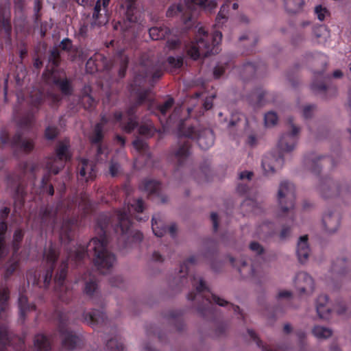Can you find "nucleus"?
Returning a JSON list of instances; mask_svg holds the SVG:
<instances>
[{"instance_id": "obj_1", "label": "nucleus", "mask_w": 351, "mask_h": 351, "mask_svg": "<svg viewBox=\"0 0 351 351\" xmlns=\"http://www.w3.org/2000/svg\"><path fill=\"white\" fill-rule=\"evenodd\" d=\"M184 129L182 125L178 130L179 142L178 147L174 150L175 157L180 163L189 154L190 145L185 138L195 139L202 149H207L214 144V135L210 130L204 129L199 131L193 127H189L186 132H183Z\"/></svg>"}, {"instance_id": "obj_2", "label": "nucleus", "mask_w": 351, "mask_h": 351, "mask_svg": "<svg viewBox=\"0 0 351 351\" xmlns=\"http://www.w3.org/2000/svg\"><path fill=\"white\" fill-rule=\"evenodd\" d=\"M105 228L104 225L99 223L96 228L98 237L92 239L88 245L89 250L94 252L95 265L102 274L106 273L116 263L114 255L108 249Z\"/></svg>"}, {"instance_id": "obj_3", "label": "nucleus", "mask_w": 351, "mask_h": 351, "mask_svg": "<svg viewBox=\"0 0 351 351\" xmlns=\"http://www.w3.org/2000/svg\"><path fill=\"white\" fill-rule=\"evenodd\" d=\"M350 187L344 179H335L330 177L322 178L316 186L319 196L325 199L336 197L347 191Z\"/></svg>"}, {"instance_id": "obj_4", "label": "nucleus", "mask_w": 351, "mask_h": 351, "mask_svg": "<svg viewBox=\"0 0 351 351\" xmlns=\"http://www.w3.org/2000/svg\"><path fill=\"white\" fill-rule=\"evenodd\" d=\"M278 202L280 216L292 214L295 202V188L293 184L287 181L280 183L278 191Z\"/></svg>"}, {"instance_id": "obj_5", "label": "nucleus", "mask_w": 351, "mask_h": 351, "mask_svg": "<svg viewBox=\"0 0 351 351\" xmlns=\"http://www.w3.org/2000/svg\"><path fill=\"white\" fill-rule=\"evenodd\" d=\"M212 50L207 32L204 27H199L196 32L195 41L187 49L188 55L193 60H197L200 56H207Z\"/></svg>"}, {"instance_id": "obj_6", "label": "nucleus", "mask_w": 351, "mask_h": 351, "mask_svg": "<svg viewBox=\"0 0 351 351\" xmlns=\"http://www.w3.org/2000/svg\"><path fill=\"white\" fill-rule=\"evenodd\" d=\"M287 132L284 133L278 141V147L282 152H290L295 147L300 128L297 125L292 117H288L286 121Z\"/></svg>"}, {"instance_id": "obj_7", "label": "nucleus", "mask_w": 351, "mask_h": 351, "mask_svg": "<svg viewBox=\"0 0 351 351\" xmlns=\"http://www.w3.org/2000/svg\"><path fill=\"white\" fill-rule=\"evenodd\" d=\"M284 159L280 155L268 153L262 160V168L267 176L273 175L276 171L281 169Z\"/></svg>"}, {"instance_id": "obj_8", "label": "nucleus", "mask_w": 351, "mask_h": 351, "mask_svg": "<svg viewBox=\"0 0 351 351\" xmlns=\"http://www.w3.org/2000/svg\"><path fill=\"white\" fill-rule=\"evenodd\" d=\"M295 283L300 294H311L314 289V280L306 272H299L296 275Z\"/></svg>"}, {"instance_id": "obj_9", "label": "nucleus", "mask_w": 351, "mask_h": 351, "mask_svg": "<svg viewBox=\"0 0 351 351\" xmlns=\"http://www.w3.org/2000/svg\"><path fill=\"white\" fill-rule=\"evenodd\" d=\"M189 1L186 0L185 5L182 4L172 5L167 11V16L168 17L180 16L187 27H189L188 22L191 21L190 12L191 9V5L189 4Z\"/></svg>"}, {"instance_id": "obj_10", "label": "nucleus", "mask_w": 351, "mask_h": 351, "mask_svg": "<svg viewBox=\"0 0 351 351\" xmlns=\"http://www.w3.org/2000/svg\"><path fill=\"white\" fill-rule=\"evenodd\" d=\"M58 252L51 245L49 247H46L44 252V260L49 265V269L47 270L44 277V282L46 285H48L51 281L53 266L57 259Z\"/></svg>"}, {"instance_id": "obj_11", "label": "nucleus", "mask_w": 351, "mask_h": 351, "mask_svg": "<svg viewBox=\"0 0 351 351\" xmlns=\"http://www.w3.org/2000/svg\"><path fill=\"white\" fill-rule=\"evenodd\" d=\"M106 8L101 5V0H97L93 13L92 27L101 26L108 23V16Z\"/></svg>"}, {"instance_id": "obj_12", "label": "nucleus", "mask_w": 351, "mask_h": 351, "mask_svg": "<svg viewBox=\"0 0 351 351\" xmlns=\"http://www.w3.org/2000/svg\"><path fill=\"white\" fill-rule=\"evenodd\" d=\"M68 147L65 145H60L56 150L57 157L58 158L50 159L49 162H47L46 167L49 169V171L53 174H57L59 173L60 167H58L55 165L57 163L58 160H67L69 158L68 156Z\"/></svg>"}, {"instance_id": "obj_13", "label": "nucleus", "mask_w": 351, "mask_h": 351, "mask_svg": "<svg viewBox=\"0 0 351 351\" xmlns=\"http://www.w3.org/2000/svg\"><path fill=\"white\" fill-rule=\"evenodd\" d=\"M296 253L298 258L301 263H305L311 254V250L308 243L306 235L300 237L297 244Z\"/></svg>"}, {"instance_id": "obj_14", "label": "nucleus", "mask_w": 351, "mask_h": 351, "mask_svg": "<svg viewBox=\"0 0 351 351\" xmlns=\"http://www.w3.org/2000/svg\"><path fill=\"white\" fill-rule=\"evenodd\" d=\"M322 223L327 232L334 233L339 227L340 221L339 215L332 213H326L323 217Z\"/></svg>"}, {"instance_id": "obj_15", "label": "nucleus", "mask_w": 351, "mask_h": 351, "mask_svg": "<svg viewBox=\"0 0 351 351\" xmlns=\"http://www.w3.org/2000/svg\"><path fill=\"white\" fill-rule=\"evenodd\" d=\"M80 176L82 178V180L86 182L93 179L96 176V171L95 170V165L93 162L85 159L82 160Z\"/></svg>"}, {"instance_id": "obj_16", "label": "nucleus", "mask_w": 351, "mask_h": 351, "mask_svg": "<svg viewBox=\"0 0 351 351\" xmlns=\"http://www.w3.org/2000/svg\"><path fill=\"white\" fill-rule=\"evenodd\" d=\"M118 219L119 221V226L115 228L117 232H121L122 234H127L129 233L130 228V221L126 211L119 210L117 214Z\"/></svg>"}, {"instance_id": "obj_17", "label": "nucleus", "mask_w": 351, "mask_h": 351, "mask_svg": "<svg viewBox=\"0 0 351 351\" xmlns=\"http://www.w3.org/2000/svg\"><path fill=\"white\" fill-rule=\"evenodd\" d=\"M328 298L326 295H320L317 299V312L322 319H327L330 313V306L327 305Z\"/></svg>"}, {"instance_id": "obj_18", "label": "nucleus", "mask_w": 351, "mask_h": 351, "mask_svg": "<svg viewBox=\"0 0 351 351\" xmlns=\"http://www.w3.org/2000/svg\"><path fill=\"white\" fill-rule=\"evenodd\" d=\"M61 335L62 343L67 348H74L80 342V338L71 331L61 329Z\"/></svg>"}, {"instance_id": "obj_19", "label": "nucleus", "mask_w": 351, "mask_h": 351, "mask_svg": "<svg viewBox=\"0 0 351 351\" xmlns=\"http://www.w3.org/2000/svg\"><path fill=\"white\" fill-rule=\"evenodd\" d=\"M84 319L85 322L91 325L99 324L104 322V314L97 310H94L84 314Z\"/></svg>"}, {"instance_id": "obj_20", "label": "nucleus", "mask_w": 351, "mask_h": 351, "mask_svg": "<svg viewBox=\"0 0 351 351\" xmlns=\"http://www.w3.org/2000/svg\"><path fill=\"white\" fill-rule=\"evenodd\" d=\"M152 228L154 234L158 237H162L167 232V228L164 226L160 216L158 215L152 217Z\"/></svg>"}, {"instance_id": "obj_21", "label": "nucleus", "mask_w": 351, "mask_h": 351, "mask_svg": "<svg viewBox=\"0 0 351 351\" xmlns=\"http://www.w3.org/2000/svg\"><path fill=\"white\" fill-rule=\"evenodd\" d=\"M18 304L19 308L20 319H21L23 321L25 319L27 312L35 309V306L33 304H29L27 297L23 295H20L19 298Z\"/></svg>"}, {"instance_id": "obj_22", "label": "nucleus", "mask_w": 351, "mask_h": 351, "mask_svg": "<svg viewBox=\"0 0 351 351\" xmlns=\"http://www.w3.org/2000/svg\"><path fill=\"white\" fill-rule=\"evenodd\" d=\"M170 33V30L167 27H154L149 29V34L152 40L164 39Z\"/></svg>"}, {"instance_id": "obj_23", "label": "nucleus", "mask_w": 351, "mask_h": 351, "mask_svg": "<svg viewBox=\"0 0 351 351\" xmlns=\"http://www.w3.org/2000/svg\"><path fill=\"white\" fill-rule=\"evenodd\" d=\"M14 143L20 149L25 152H29L33 150L34 147L33 140L29 138L17 136L14 140Z\"/></svg>"}, {"instance_id": "obj_24", "label": "nucleus", "mask_w": 351, "mask_h": 351, "mask_svg": "<svg viewBox=\"0 0 351 351\" xmlns=\"http://www.w3.org/2000/svg\"><path fill=\"white\" fill-rule=\"evenodd\" d=\"M286 10L291 13L295 14L302 10L304 4V0H284Z\"/></svg>"}, {"instance_id": "obj_25", "label": "nucleus", "mask_w": 351, "mask_h": 351, "mask_svg": "<svg viewBox=\"0 0 351 351\" xmlns=\"http://www.w3.org/2000/svg\"><path fill=\"white\" fill-rule=\"evenodd\" d=\"M34 347L38 351H48L51 348L50 343L47 338L40 334L35 336Z\"/></svg>"}, {"instance_id": "obj_26", "label": "nucleus", "mask_w": 351, "mask_h": 351, "mask_svg": "<svg viewBox=\"0 0 351 351\" xmlns=\"http://www.w3.org/2000/svg\"><path fill=\"white\" fill-rule=\"evenodd\" d=\"M312 332L319 339H328L332 335V330L330 328L319 325L313 327Z\"/></svg>"}, {"instance_id": "obj_27", "label": "nucleus", "mask_w": 351, "mask_h": 351, "mask_svg": "<svg viewBox=\"0 0 351 351\" xmlns=\"http://www.w3.org/2000/svg\"><path fill=\"white\" fill-rule=\"evenodd\" d=\"M102 123H98L95 125L93 133L90 136V141L93 144L99 143L103 138V123H105L107 122V119L103 117L101 119Z\"/></svg>"}, {"instance_id": "obj_28", "label": "nucleus", "mask_w": 351, "mask_h": 351, "mask_svg": "<svg viewBox=\"0 0 351 351\" xmlns=\"http://www.w3.org/2000/svg\"><path fill=\"white\" fill-rule=\"evenodd\" d=\"M53 82L58 86L62 93L65 95H69L72 93V87L67 79H53Z\"/></svg>"}, {"instance_id": "obj_29", "label": "nucleus", "mask_w": 351, "mask_h": 351, "mask_svg": "<svg viewBox=\"0 0 351 351\" xmlns=\"http://www.w3.org/2000/svg\"><path fill=\"white\" fill-rule=\"evenodd\" d=\"M140 187L142 190L151 194L159 190L160 184L154 180H145L141 183Z\"/></svg>"}, {"instance_id": "obj_30", "label": "nucleus", "mask_w": 351, "mask_h": 351, "mask_svg": "<svg viewBox=\"0 0 351 351\" xmlns=\"http://www.w3.org/2000/svg\"><path fill=\"white\" fill-rule=\"evenodd\" d=\"M194 5H200L207 12H212L217 7L215 0H190Z\"/></svg>"}, {"instance_id": "obj_31", "label": "nucleus", "mask_w": 351, "mask_h": 351, "mask_svg": "<svg viewBox=\"0 0 351 351\" xmlns=\"http://www.w3.org/2000/svg\"><path fill=\"white\" fill-rule=\"evenodd\" d=\"M8 291L6 289H0V318L4 319V312L6 311L7 301L8 300Z\"/></svg>"}, {"instance_id": "obj_32", "label": "nucleus", "mask_w": 351, "mask_h": 351, "mask_svg": "<svg viewBox=\"0 0 351 351\" xmlns=\"http://www.w3.org/2000/svg\"><path fill=\"white\" fill-rule=\"evenodd\" d=\"M156 132V130L154 127L152 123L149 121L141 125L138 128L139 134L146 137L152 136Z\"/></svg>"}, {"instance_id": "obj_33", "label": "nucleus", "mask_w": 351, "mask_h": 351, "mask_svg": "<svg viewBox=\"0 0 351 351\" xmlns=\"http://www.w3.org/2000/svg\"><path fill=\"white\" fill-rule=\"evenodd\" d=\"M10 342L8 328L5 326L0 327V351H4Z\"/></svg>"}, {"instance_id": "obj_34", "label": "nucleus", "mask_w": 351, "mask_h": 351, "mask_svg": "<svg viewBox=\"0 0 351 351\" xmlns=\"http://www.w3.org/2000/svg\"><path fill=\"white\" fill-rule=\"evenodd\" d=\"M66 267H67V263L66 262H62L60 271L58 272V274L55 276V282L56 283L60 286L62 287L63 285L64 280L66 276Z\"/></svg>"}, {"instance_id": "obj_35", "label": "nucleus", "mask_w": 351, "mask_h": 351, "mask_svg": "<svg viewBox=\"0 0 351 351\" xmlns=\"http://www.w3.org/2000/svg\"><path fill=\"white\" fill-rule=\"evenodd\" d=\"M7 229V225L4 222L0 223V258L5 256L8 253V250L4 245L3 239L4 233Z\"/></svg>"}, {"instance_id": "obj_36", "label": "nucleus", "mask_w": 351, "mask_h": 351, "mask_svg": "<svg viewBox=\"0 0 351 351\" xmlns=\"http://www.w3.org/2000/svg\"><path fill=\"white\" fill-rule=\"evenodd\" d=\"M73 223V221L70 220H66L63 222L60 232V239L62 241L66 239V237L69 239H71V237L69 235V232L71 231Z\"/></svg>"}, {"instance_id": "obj_37", "label": "nucleus", "mask_w": 351, "mask_h": 351, "mask_svg": "<svg viewBox=\"0 0 351 351\" xmlns=\"http://www.w3.org/2000/svg\"><path fill=\"white\" fill-rule=\"evenodd\" d=\"M278 116L274 112H269L265 115V123L267 127H273L278 123Z\"/></svg>"}, {"instance_id": "obj_38", "label": "nucleus", "mask_w": 351, "mask_h": 351, "mask_svg": "<svg viewBox=\"0 0 351 351\" xmlns=\"http://www.w3.org/2000/svg\"><path fill=\"white\" fill-rule=\"evenodd\" d=\"M106 347L110 351H122L123 350V344L116 339L109 340L106 343Z\"/></svg>"}, {"instance_id": "obj_39", "label": "nucleus", "mask_w": 351, "mask_h": 351, "mask_svg": "<svg viewBox=\"0 0 351 351\" xmlns=\"http://www.w3.org/2000/svg\"><path fill=\"white\" fill-rule=\"evenodd\" d=\"M109 171L112 177H116L121 174V167L117 161L112 160L109 167Z\"/></svg>"}, {"instance_id": "obj_40", "label": "nucleus", "mask_w": 351, "mask_h": 351, "mask_svg": "<svg viewBox=\"0 0 351 351\" xmlns=\"http://www.w3.org/2000/svg\"><path fill=\"white\" fill-rule=\"evenodd\" d=\"M173 103H174L173 99L169 98L168 99H167L164 104L159 105L158 106V108L160 112L162 115H165L166 113L171 108Z\"/></svg>"}, {"instance_id": "obj_41", "label": "nucleus", "mask_w": 351, "mask_h": 351, "mask_svg": "<svg viewBox=\"0 0 351 351\" xmlns=\"http://www.w3.org/2000/svg\"><path fill=\"white\" fill-rule=\"evenodd\" d=\"M169 64L173 69H179L183 64V58L181 56L177 58L169 56L167 59Z\"/></svg>"}, {"instance_id": "obj_42", "label": "nucleus", "mask_w": 351, "mask_h": 351, "mask_svg": "<svg viewBox=\"0 0 351 351\" xmlns=\"http://www.w3.org/2000/svg\"><path fill=\"white\" fill-rule=\"evenodd\" d=\"M134 147L139 152H146L148 145L146 142L139 138H136L133 141Z\"/></svg>"}, {"instance_id": "obj_43", "label": "nucleus", "mask_w": 351, "mask_h": 351, "mask_svg": "<svg viewBox=\"0 0 351 351\" xmlns=\"http://www.w3.org/2000/svg\"><path fill=\"white\" fill-rule=\"evenodd\" d=\"M239 271L242 276L245 277L253 276L254 275L252 267L245 263H243L241 267L239 268Z\"/></svg>"}, {"instance_id": "obj_44", "label": "nucleus", "mask_w": 351, "mask_h": 351, "mask_svg": "<svg viewBox=\"0 0 351 351\" xmlns=\"http://www.w3.org/2000/svg\"><path fill=\"white\" fill-rule=\"evenodd\" d=\"M315 13L317 14L319 21H324L326 15H328V12L326 8L319 5L315 8Z\"/></svg>"}, {"instance_id": "obj_45", "label": "nucleus", "mask_w": 351, "mask_h": 351, "mask_svg": "<svg viewBox=\"0 0 351 351\" xmlns=\"http://www.w3.org/2000/svg\"><path fill=\"white\" fill-rule=\"evenodd\" d=\"M45 137L48 140H52L58 135V130L56 127L48 126L45 130Z\"/></svg>"}, {"instance_id": "obj_46", "label": "nucleus", "mask_w": 351, "mask_h": 351, "mask_svg": "<svg viewBox=\"0 0 351 351\" xmlns=\"http://www.w3.org/2000/svg\"><path fill=\"white\" fill-rule=\"evenodd\" d=\"M147 66V64L143 63V64L141 66L142 71H144L146 69V74L145 77H147L150 75H153V77H159L160 76V73H155V69L153 66H149L147 69L145 67Z\"/></svg>"}, {"instance_id": "obj_47", "label": "nucleus", "mask_w": 351, "mask_h": 351, "mask_svg": "<svg viewBox=\"0 0 351 351\" xmlns=\"http://www.w3.org/2000/svg\"><path fill=\"white\" fill-rule=\"evenodd\" d=\"M97 289V284L95 281L87 282L85 285L84 291L87 295H91Z\"/></svg>"}, {"instance_id": "obj_48", "label": "nucleus", "mask_w": 351, "mask_h": 351, "mask_svg": "<svg viewBox=\"0 0 351 351\" xmlns=\"http://www.w3.org/2000/svg\"><path fill=\"white\" fill-rule=\"evenodd\" d=\"M228 5L227 4H223L218 13L217 16V21L218 23H221V20L226 19V14L228 12Z\"/></svg>"}, {"instance_id": "obj_49", "label": "nucleus", "mask_w": 351, "mask_h": 351, "mask_svg": "<svg viewBox=\"0 0 351 351\" xmlns=\"http://www.w3.org/2000/svg\"><path fill=\"white\" fill-rule=\"evenodd\" d=\"M250 249L256 254H261L264 252L263 246L256 241L250 244Z\"/></svg>"}, {"instance_id": "obj_50", "label": "nucleus", "mask_w": 351, "mask_h": 351, "mask_svg": "<svg viewBox=\"0 0 351 351\" xmlns=\"http://www.w3.org/2000/svg\"><path fill=\"white\" fill-rule=\"evenodd\" d=\"M319 159V158L317 159L312 158L309 161H308V165L311 169L312 171L316 173H319L321 171V167L319 165H317V160Z\"/></svg>"}, {"instance_id": "obj_51", "label": "nucleus", "mask_w": 351, "mask_h": 351, "mask_svg": "<svg viewBox=\"0 0 351 351\" xmlns=\"http://www.w3.org/2000/svg\"><path fill=\"white\" fill-rule=\"evenodd\" d=\"M311 88H312V90L313 91L316 93V94H320V93H324L326 89V87L325 85H324L322 83H313L311 86Z\"/></svg>"}, {"instance_id": "obj_52", "label": "nucleus", "mask_w": 351, "mask_h": 351, "mask_svg": "<svg viewBox=\"0 0 351 351\" xmlns=\"http://www.w3.org/2000/svg\"><path fill=\"white\" fill-rule=\"evenodd\" d=\"M131 208H132L135 212L141 213L143 210V202L141 199H138L135 201V203L131 204Z\"/></svg>"}, {"instance_id": "obj_53", "label": "nucleus", "mask_w": 351, "mask_h": 351, "mask_svg": "<svg viewBox=\"0 0 351 351\" xmlns=\"http://www.w3.org/2000/svg\"><path fill=\"white\" fill-rule=\"evenodd\" d=\"M59 57V51L57 49H53L51 51V54L49 57V61L51 62L53 65L58 64V58Z\"/></svg>"}, {"instance_id": "obj_54", "label": "nucleus", "mask_w": 351, "mask_h": 351, "mask_svg": "<svg viewBox=\"0 0 351 351\" xmlns=\"http://www.w3.org/2000/svg\"><path fill=\"white\" fill-rule=\"evenodd\" d=\"M196 258L195 256H191L183 265L180 267V272L185 274L187 273V265L189 263L194 264L196 263Z\"/></svg>"}, {"instance_id": "obj_55", "label": "nucleus", "mask_w": 351, "mask_h": 351, "mask_svg": "<svg viewBox=\"0 0 351 351\" xmlns=\"http://www.w3.org/2000/svg\"><path fill=\"white\" fill-rule=\"evenodd\" d=\"M137 125V122L133 119H130L128 123L123 127V130L130 133Z\"/></svg>"}, {"instance_id": "obj_56", "label": "nucleus", "mask_w": 351, "mask_h": 351, "mask_svg": "<svg viewBox=\"0 0 351 351\" xmlns=\"http://www.w3.org/2000/svg\"><path fill=\"white\" fill-rule=\"evenodd\" d=\"M32 102L34 105H36L40 103L41 101V93L39 90H35L34 95H31Z\"/></svg>"}, {"instance_id": "obj_57", "label": "nucleus", "mask_w": 351, "mask_h": 351, "mask_svg": "<svg viewBox=\"0 0 351 351\" xmlns=\"http://www.w3.org/2000/svg\"><path fill=\"white\" fill-rule=\"evenodd\" d=\"M222 38V34L221 32L216 31L213 35V45L215 46L220 43Z\"/></svg>"}, {"instance_id": "obj_58", "label": "nucleus", "mask_w": 351, "mask_h": 351, "mask_svg": "<svg viewBox=\"0 0 351 351\" xmlns=\"http://www.w3.org/2000/svg\"><path fill=\"white\" fill-rule=\"evenodd\" d=\"M23 238V233L21 230H17L15 231L14 234V248H16V245L21 241Z\"/></svg>"}, {"instance_id": "obj_59", "label": "nucleus", "mask_w": 351, "mask_h": 351, "mask_svg": "<svg viewBox=\"0 0 351 351\" xmlns=\"http://www.w3.org/2000/svg\"><path fill=\"white\" fill-rule=\"evenodd\" d=\"M314 109L313 106H306L303 109V116L305 118H309L312 115L313 110Z\"/></svg>"}, {"instance_id": "obj_60", "label": "nucleus", "mask_w": 351, "mask_h": 351, "mask_svg": "<svg viewBox=\"0 0 351 351\" xmlns=\"http://www.w3.org/2000/svg\"><path fill=\"white\" fill-rule=\"evenodd\" d=\"M224 72V68L222 66H217L214 69L213 75L215 78L220 77Z\"/></svg>"}, {"instance_id": "obj_61", "label": "nucleus", "mask_w": 351, "mask_h": 351, "mask_svg": "<svg viewBox=\"0 0 351 351\" xmlns=\"http://www.w3.org/2000/svg\"><path fill=\"white\" fill-rule=\"evenodd\" d=\"M210 219L213 223V230L217 231L218 228V215L217 213H213L210 215Z\"/></svg>"}, {"instance_id": "obj_62", "label": "nucleus", "mask_w": 351, "mask_h": 351, "mask_svg": "<svg viewBox=\"0 0 351 351\" xmlns=\"http://www.w3.org/2000/svg\"><path fill=\"white\" fill-rule=\"evenodd\" d=\"M179 45V40L177 38H173L171 40H168L167 42V47L169 49H175Z\"/></svg>"}, {"instance_id": "obj_63", "label": "nucleus", "mask_w": 351, "mask_h": 351, "mask_svg": "<svg viewBox=\"0 0 351 351\" xmlns=\"http://www.w3.org/2000/svg\"><path fill=\"white\" fill-rule=\"evenodd\" d=\"M86 253L83 247L77 250L75 254V258L76 260H82L85 257Z\"/></svg>"}, {"instance_id": "obj_64", "label": "nucleus", "mask_w": 351, "mask_h": 351, "mask_svg": "<svg viewBox=\"0 0 351 351\" xmlns=\"http://www.w3.org/2000/svg\"><path fill=\"white\" fill-rule=\"evenodd\" d=\"M60 46L64 50L69 49L71 47V41L69 38H64L62 40Z\"/></svg>"}]
</instances>
